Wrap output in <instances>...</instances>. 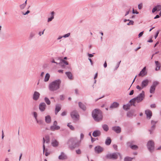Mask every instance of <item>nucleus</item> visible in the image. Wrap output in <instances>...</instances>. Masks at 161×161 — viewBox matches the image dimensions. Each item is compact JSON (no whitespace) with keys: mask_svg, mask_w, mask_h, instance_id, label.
I'll use <instances>...</instances> for the list:
<instances>
[{"mask_svg":"<svg viewBox=\"0 0 161 161\" xmlns=\"http://www.w3.org/2000/svg\"><path fill=\"white\" fill-rule=\"evenodd\" d=\"M119 106V103L115 102H113L110 105L109 107V108L111 109L116 108H118Z\"/></svg>","mask_w":161,"mask_h":161,"instance_id":"9b49d317","label":"nucleus"},{"mask_svg":"<svg viewBox=\"0 0 161 161\" xmlns=\"http://www.w3.org/2000/svg\"><path fill=\"white\" fill-rule=\"evenodd\" d=\"M61 62L60 63H59V64H60V65H61V66L62 67V68H64V67H65V66L64 65L62 64L63 63H64V64H66V65H68V64H69L68 63L67 61H66L65 60L62 59L61 60Z\"/></svg>","mask_w":161,"mask_h":161,"instance_id":"c85d7f7f","label":"nucleus"},{"mask_svg":"<svg viewBox=\"0 0 161 161\" xmlns=\"http://www.w3.org/2000/svg\"><path fill=\"white\" fill-rule=\"evenodd\" d=\"M26 6L25 4L23 3L19 5V7L21 10H23L25 8Z\"/></svg>","mask_w":161,"mask_h":161,"instance_id":"a19ab883","label":"nucleus"},{"mask_svg":"<svg viewBox=\"0 0 161 161\" xmlns=\"http://www.w3.org/2000/svg\"><path fill=\"white\" fill-rule=\"evenodd\" d=\"M103 150V148L100 146H96L94 148L95 152L97 154L101 153Z\"/></svg>","mask_w":161,"mask_h":161,"instance_id":"9d476101","label":"nucleus"},{"mask_svg":"<svg viewBox=\"0 0 161 161\" xmlns=\"http://www.w3.org/2000/svg\"><path fill=\"white\" fill-rule=\"evenodd\" d=\"M30 11L29 10H28L25 13H24V12H22V14L24 15H26L30 13Z\"/></svg>","mask_w":161,"mask_h":161,"instance_id":"5fc2aeb1","label":"nucleus"},{"mask_svg":"<svg viewBox=\"0 0 161 161\" xmlns=\"http://www.w3.org/2000/svg\"><path fill=\"white\" fill-rule=\"evenodd\" d=\"M45 139L46 140V142L47 143H48L50 142V137L49 136L47 135L45 136Z\"/></svg>","mask_w":161,"mask_h":161,"instance_id":"72a5a7b5","label":"nucleus"},{"mask_svg":"<svg viewBox=\"0 0 161 161\" xmlns=\"http://www.w3.org/2000/svg\"><path fill=\"white\" fill-rule=\"evenodd\" d=\"M149 81L148 79H145L143 80L141 83V86L143 88L147 86L149 83Z\"/></svg>","mask_w":161,"mask_h":161,"instance_id":"f3484780","label":"nucleus"},{"mask_svg":"<svg viewBox=\"0 0 161 161\" xmlns=\"http://www.w3.org/2000/svg\"><path fill=\"white\" fill-rule=\"evenodd\" d=\"M61 109V106L59 104H57L56 105L55 109V115H57L58 113L60 110Z\"/></svg>","mask_w":161,"mask_h":161,"instance_id":"aec40b11","label":"nucleus"},{"mask_svg":"<svg viewBox=\"0 0 161 161\" xmlns=\"http://www.w3.org/2000/svg\"><path fill=\"white\" fill-rule=\"evenodd\" d=\"M134 93V90H131V91L130 92V93H129V95H132Z\"/></svg>","mask_w":161,"mask_h":161,"instance_id":"338daca9","label":"nucleus"},{"mask_svg":"<svg viewBox=\"0 0 161 161\" xmlns=\"http://www.w3.org/2000/svg\"><path fill=\"white\" fill-rule=\"evenodd\" d=\"M66 115V112L65 111H64L61 114V115L62 116H64Z\"/></svg>","mask_w":161,"mask_h":161,"instance_id":"13d9d810","label":"nucleus"},{"mask_svg":"<svg viewBox=\"0 0 161 161\" xmlns=\"http://www.w3.org/2000/svg\"><path fill=\"white\" fill-rule=\"evenodd\" d=\"M70 35V33H69L66 34L64 35L63 36V37L64 38H66L67 37H69Z\"/></svg>","mask_w":161,"mask_h":161,"instance_id":"de8ad7c7","label":"nucleus"},{"mask_svg":"<svg viewBox=\"0 0 161 161\" xmlns=\"http://www.w3.org/2000/svg\"><path fill=\"white\" fill-rule=\"evenodd\" d=\"M113 147L114 149H115L116 150H117V146L116 145H113Z\"/></svg>","mask_w":161,"mask_h":161,"instance_id":"680f3d73","label":"nucleus"},{"mask_svg":"<svg viewBox=\"0 0 161 161\" xmlns=\"http://www.w3.org/2000/svg\"><path fill=\"white\" fill-rule=\"evenodd\" d=\"M33 114L36 120L37 119V113L36 112H34L33 113Z\"/></svg>","mask_w":161,"mask_h":161,"instance_id":"79ce46f5","label":"nucleus"},{"mask_svg":"<svg viewBox=\"0 0 161 161\" xmlns=\"http://www.w3.org/2000/svg\"><path fill=\"white\" fill-rule=\"evenodd\" d=\"M155 126H154L152 125L151 126V129L149 130V131L150 132V133L152 134L153 133V130H155Z\"/></svg>","mask_w":161,"mask_h":161,"instance_id":"4c0bfd02","label":"nucleus"},{"mask_svg":"<svg viewBox=\"0 0 161 161\" xmlns=\"http://www.w3.org/2000/svg\"><path fill=\"white\" fill-rule=\"evenodd\" d=\"M147 147L149 151L151 153L152 152L154 148V144L153 141L152 140L149 141L147 143Z\"/></svg>","mask_w":161,"mask_h":161,"instance_id":"0eeeda50","label":"nucleus"},{"mask_svg":"<svg viewBox=\"0 0 161 161\" xmlns=\"http://www.w3.org/2000/svg\"><path fill=\"white\" fill-rule=\"evenodd\" d=\"M156 88L154 87L151 86L150 89V93H153L154 92Z\"/></svg>","mask_w":161,"mask_h":161,"instance_id":"f704fd0d","label":"nucleus"},{"mask_svg":"<svg viewBox=\"0 0 161 161\" xmlns=\"http://www.w3.org/2000/svg\"><path fill=\"white\" fill-rule=\"evenodd\" d=\"M132 13L134 14H139V12L137 11H135L134 9L133 8L132 10Z\"/></svg>","mask_w":161,"mask_h":161,"instance_id":"bf43d9fd","label":"nucleus"},{"mask_svg":"<svg viewBox=\"0 0 161 161\" xmlns=\"http://www.w3.org/2000/svg\"><path fill=\"white\" fill-rule=\"evenodd\" d=\"M133 158L126 157L124 158V161H131Z\"/></svg>","mask_w":161,"mask_h":161,"instance_id":"c9c22d12","label":"nucleus"},{"mask_svg":"<svg viewBox=\"0 0 161 161\" xmlns=\"http://www.w3.org/2000/svg\"><path fill=\"white\" fill-rule=\"evenodd\" d=\"M58 158L59 160H65L67 159V156L64 152H62Z\"/></svg>","mask_w":161,"mask_h":161,"instance_id":"6ab92c4d","label":"nucleus"},{"mask_svg":"<svg viewBox=\"0 0 161 161\" xmlns=\"http://www.w3.org/2000/svg\"><path fill=\"white\" fill-rule=\"evenodd\" d=\"M50 77V75L48 73H47L44 79V81L46 82L48 81Z\"/></svg>","mask_w":161,"mask_h":161,"instance_id":"7c9ffc66","label":"nucleus"},{"mask_svg":"<svg viewBox=\"0 0 161 161\" xmlns=\"http://www.w3.org/2000/svg\"><path fill=\"white\" fill-rule=\"evenodd\" d=\"M111 142V138L109 137H107L105 142L106 145H109L110 144Z\"/></svg>","mask_w":161,"mask_h":161,"instance_id":"cd10ccee","label":"nucleus"},{"mask_svg":"<svg viewBox=\"0 0 161 161\" xmlns=\"http://www.w3.org/2000/svg\"><path fill=\"white\" fill-rule=\"evenodd\" d=\"M40 95V94L38 92L36 91L35 92L33 95V100L35 101L39 99Z\"/></svg>","mask_w":161,"mask_h":161,"instance_id":"dca6fc26","label":"nucleus"},{"mask_svg":"<svg viewBox=\"0 0 161 161\" xmlns=\"http://www.w3.org/2000/svg\"><path fill=\"white\" fill-rule=\"evenodd\" d=\"M127 144L128 146H129L130 148L133 150H136L137 149L138 146L136 145H131L130 142H128L127 143Z\"/></svg>","mask_w":161,"mask_h":161,"instance_id":"b1692460","label":"nucleus"},{"mask_svg":"<svg viewBox=\"0 0 161 161\" xmlns=\"http://www.w3.org/2000/svg\"><path fill=\"white\" fill-rule=\"evenodd\" d=\"M147 118L150 119L152 116V112L149 109L145 111Z\"/></svg>","mask_w":161,"mask_h":161,"instance_id":"2eb2a0df","label":"nucleus"},{"mask_svg":"<svg viewBox=\"0 0 161 161\" xmlns=\"http://www.w3.org/2000/svg\"><path fill=\"white\" fill-rule=\"evenodd\" d=\"M36 121L37 123L40 125L42 124L43 122L42 120H38V119H37L36 120Z\"/></svg>","mask_w":161,"mask_h":161,"instance_id":"a18cd8bd","label":"nucleus"},{"mask_svg":"<svg viewBox=\"0 0 161 161\" xmlns=\"http://www.w3.org/2000/svg\"><path fill=\"white\" fill-rule=\"evenodd\" d=\"M60 128V126L58 125L54 126L52 125L50 126V129L52 131H54L56 130H58Z\"/></svg>","mask_w":161,"mask_h":161,"instance_id":"5701e85b","label":"nucleus"},{"mask_svg":"<svg viewBox=\"0 0 161 161\" xmlns=\"http://www.w3.org/2000/svg\"><path fill=\"white\" fill-rule=\"evenodd\" d=\"M136 88L137 89L139 90V91H141V90H142L143 88L142 87V86H140L139 85H137L136 86Z\"/></svg>","mask_w":161,"mask_h":161,"instance_id":"8fccbe9b","label":"nucleus"},{"mask_svg":"<svg viewBox=\"0 0 161 161\" xmlns=\"http://www.w3.org/2000/svg\"><path fill=\"white\" fill-rule=\"evenodd\" d=\"M145 97V92L142 91V93L138 95L136 97L130 100V102H134V101H136L137 103H139L143 100Z\"/></svg>","mask_w":161,"mask_h":161,"instance_id":"20e7f679","label":"nucleus"},{"mask_svg":"<svg viewBox=\"0 0 161 161\" xmlns=\"http://www.w3.org/2000/svg\"><path fill=\"white\" fill-rule=\"evenodd\" d=\"M112 129L117 133H119L121 132V128L119 126H114L112 127Z\"/></svg>","mask_w":161,"mask_h":161,"instance_id":"4468645a","label":"nucleus"},{"mask_svg":"<svg viewBox=\"0 0 161 161\" xmlns=\"http://www.w3.org/2000/svg\"><path fill=\"white\" fill-rule=\"evenodd\" d=\"M51 118L49 115H47L45 117V120L47 123H49L51 121Z\"/></svg>","mask_w":161,"mask_h":161,"instance_id":"c756f323","label":"nucleus"},{"mask_svg":"<svg viewBox=\"0 0 161 161\" xmlns=\"http://www.w3.org/2000/svg\"><path fill=\"white\" fill-rule=\"evenodd\" d=\"M129 22L127 24V25H132L134 24V22L133 20H129Z\"/></svg>","mask_w":161,"mask_h":161,"instance_id":"c03bdc74","label":"nucleus"},{"mask_svg":"<svg viewBox=\"0 0 161 161\" xmlns=\"http://www.w3.org/2000/svg\"><path fill=\"white\" fill-rule=\"evenodd\" d=\"M155 63L156 68H155V70L157 71L159 70L160 68L161 65L160 63L158 62V61H155Z\"/></svg>","mask_w":161,"mask_h":161,"instance_id":"393cba45","label":"nucleus"},{"mask_svg":"<svg viewBox=\"0 0 161 161\" xmlns=\"http://www.w3.org/2000/svg\"><path fill=\"white\" fill-rule=\"evenodd\" d=\"M51 144L53 147H56L59 146V143L57 140L53 138L51 140Z\"/></svg>","mask_w":161,"mask_h":161,"instance_id":"1a4fd4ad","label":"nucleus"},{"mask_svg":"<svg viewBox=\"0 0 161 161\" xmlns=\"http://www.w3.org/2000/svg\"><path fill=\"white\" fill-rule=\"evenodd\" d=\"M158 84V82L157 81H154L153 82V85L152 86L156 88V86Z\"/></svg>","mask_w":161,"mask_h":161,"instance_id":"37998d69","label":"nucleus"},{"mask_svg":"<svg viewBox=\"0 0 161 161\" xmlns=\"http://www.w3.org/2000/svg\"><path fill=\"white\" fill-rule=\"evenodd\" d=\"M65 74L68 77V78L70 80H72L73 79L72 74L70 72H65Z\"/></svg>","mask_w":161,"mask_h":161,"instance_id":"a878e982","label":"nucleus"},{"mask_svg":"<svg viewBox=\"0 0 161 161\" xmlns=\"http://www.w3.org/2000/svg\"><path fill=\"white\" fill-rule=\"evenodd\" d=\"M102 128L103 130L106 131H107L109 129L108 125L106 124L103 125H102Z\"/></svg>","mask_w":161,"mask_h":161,"instance_id":"473e14b6","label":"nucleus"},{"mask_svg":"<svg viewBox=\"0 0 161 161\" xmlns=\"http://www.w3.org/2000/svg\"><path fill=\"white\" fill-rule=\"evenodd\" d=\"M123 108L124 109L127 110L130 109V105L129 104L124 105L123 106Z\"/></svg>","mask_w":161,"mask_h":161,"instance_id":"2f4dec72","label":"nucleus"},{"mask_svg":"<svg viewBox=\"0 0 161 161\" xmlns=\"http://www.w3.org/2000/svg\"><path fill=\"white\" fill-rule=\"evenodd\" d=\"M70 123H68L67 125V126L71 129V130H73L75 129V128L74 126L70 124Z\"/></svg>","mask_w":161,"mask_h":161,"instance_id":"58836bf2","label":"nucleus"},{"mask_svg":"<svg viewBox=\"0 0 161 161\" xmlns=\"http://www.w3.org/2000/svg\"><path fill=\"white\" fill-rule=\"evenodd\" d=\"M45 31V30H43V31H42V32H39L38 33V34L40 36H41L42 35H43V34H44V31Z\"/></svg>","mask_w":161,"mask_h":161,"instance_id":"0e129e2a","label":"nucleus"},{"mask_svg":"<svg viewBox=\"0 0 161 161\" xmlns=\"http://www.w3.org/2000/svg\"><path fill=\"white\" fill-rule=\"evenodd\" d=\"M78 104L79 107L83 110H86V106L81 102H79Z\"/></svg>","mask_w":161,"mask_h":161,"instance_id":"bb28decb","label":"nucleus"},{"mask_svg":"<svg viewBox=\"0 0 161 161\" xmlns=\"http://www.w3.org/2000/svg\"><path fill=\"white\" fill-rule=\"evenodd\" d=\"M146 71V67H145L140 71V73L138 74V76H139L143 77L145 75H147V72Z\"/></svg>","mask_w":161,"mask_h":161,"instance_id":"ddd939ff","label":"nucleus"},{"mask_svg":"<svg viewBox=\"0 0 161 161\" xmlns=\"http://www.w3.org/2000/svg\"><path fill=\"white\" fill-rule=\"evenodd\" d=\"M120 154L118 153H114L107 154L106 157L107 159L115 160L118 158V156Z\"/></svg>","mask_w":161,"mask_h":161,"instance_id":"39448f33","label":"nucleus"},{"mask_svg":"<svg viewBox=\"0 0 161 161\" xmlns=\"http://www.w3.org/2000/svg\"><path fill=\"white\" fill-rule=\"evenodd\" d=\"M47 107L46 103L44 102L40 103L39 105V110L42 112L44 111Z\"/></svg>","mask_w":161,"mask_h":161,"instance_id":"6e6552de","label":"nucleus"},{"mask_svg":"<svg viewBox=\"0 0 161 161\" xmlns=\"http://www.w3.org/2000/svg\"><path fill=\"white\" fill-rule=\"evenodd\" d=\"M84 137V135L83 133H81L80 135V140H81L83 139Z\"/></svg>","mask_w":161,"mask_h":161,"instance_id":"6e6d98bb","label":"nucleus"},{"mask_svg":"<svg viewBox=\"0 0 161 161\" xmlns=\"http://www.w3.org/2000/svg\"><path fill=\"white\" fill-rule=\"evenodd\" d=\"M143 31H142V32H141L139 34V35H138V37H141V36H142V35H143Z\"/></svg>","mask_w":161,"mask_h":161,"instance_id":"e2e57ef3","label":"nucleus"},{"mask_svg":"<svg viewBox=\"0 0 161 161\" xmlns=\"http://www.w3.org/2000/svg\"><path fill=\"white\" fill-rule=\"evenodd\" d=\"M150 107L151 108H155L156 107V105L155 104H153L151 105Z\"/></svg>","mask_w":161,"mask_h":161,"instance_id":"69168bd1","label":"nucleus"},{"mask_svg":"<svg viewBox=\"0 0 161 161\" xmlns=\"http://www.w3.org/2000/svg\"><path fill=\"white\" fill-rule=\"evenodd\" d=\"M159 33V31H158L157 32H156L155 36H154V37H155V39H156L157 38V37L158 35V34Z\"/></svg>","mask_w":161,"mask_h":161,"instance_id":"052dcab7","label":"nucleus"},{"mask_svg":"<svg viewBox=\"0 0 161 161\" xmlns=\"http://www.w3.org/2000/svg\"><path fill=\"white\" fill-rule=\"evenodd\" d=\"M135 110H131L127 113V116L130 118H132L133 116H135L136 114H134Z\"/></svg>","mask_w":161,"mask_h":161,"instance_id":"f8f14e48","label":"nucleus"},{"mask_svg":"<svg viewBox=\"0 0 161 161\" xmlns=\"http://www.w3.org/2000/svg\"><path fill=\"white\" fill-rule=\"evenodd\" d=\"M76 153L77 154H80L81 153V151L80 149H78L76 150Z\"/></svg>","mask_w":161,"mask_h":161,"instance_id":"864d4df0","label":"nucleus"},{"mask_svg":"<svg viewBox=\"0 0 161 161\" xmlns=\"http://www.w3.org/2000/svg\"><path fill=\"white\" fill-rule=\"evenodd\" d=\"M61 80L59 79L55 80L50 83L48 86V88L51 91H54L60 88Z\"/></svg>","mask_w":161,"mask_h":161,"instance_id":"f257e3e1","label":"nucleus"},{"mask_svg":"<svg viewBox=\"0 0 161 161\" xmlns=\"http://www.w3.org/2000/svg\"><path fill=\"white\" fill-rule=\"evenodd\" d=\"M78 91H79L78 89H76L75 90V92L76 95H78L79 94Z\"/></svg>","mask_w":161,"mask_h":161,"instance_id":"774afa93","label":"nucleus"},{"mask_svg":"<svg viewBox=\"0 0 161 161\" xmlns=\"http://www.w3.org/2000/svg\"><path fill=\"white\" fill-rule=\"evenodd\" d=\"M35 34L33 32H31L30 35V39L32 38L35 36Z\"/></svg>","mask_w":161,"mask_h":161,"instance_id":"3c124183","label":"nucleus"},{"mask_svg":"<svg viewBox=\"0 0 161 161\" xmlns=\"http://www.w3.org/2000/svg\"><path fill=\"white\" fill-rule=\"evenodd\" d=\"M70 116L74 122L76 121L79 119V115L77 111L75 110L70 113Z\"/></svg>","mask_w":161,"mask_h":161,"instance_id":"423d86ee","label":"nucleus"},{"mask_svg":"<svg viewBox=\"0 0 161 161\" xmlns=\"http://www.w3.org/2000/svg\"><path fill=\"white\" fill-rule=\"evenodd\" d=\"M50 14V17L48 18L47 19V21L48 22H50L54 19V15L55 14V12L54 11H52L51 13Z\"/></svg>","mask_w":161,"mask_h":161,"instance_id":"412c9836","label":"nucleus"},{"mask_svg":"<svg viewBox=\"0 0 161 161\" xmlns=\"http://www.w3.org/2000/svg\"><path fill=\"white\" fill-rule=\"evenodd\" d=\"M130 105H133L134 106H136V105L135 104V103L136 102V101H134V102H130Z\"/></svg>","mask_w":161,"mask_h":161,"instance_id":"09e8293b","label":"nucleus"},{"mask_svg":"<svg viewBox=\"0 0 161 161\" xmlns=\"http://www.w3.org/2000/svg\"><path fill=\"white\" fill-rule=\"evenodd\" d=\"M43 153H44L45 150V143L46 142V140H45L44 137L43 138Z\"/></svg>","mask_w":161,"mask_h":161,"instance_id":"ea45409f","label":"nucleus"},{"mask_svg":"<svg viewBox=\"0 0 161 161\" xmlns=\"http://www.w3.org/2000/svg\"><path fill=\"white\" fill-rule=\"evenodd\" d=\"M44 101L48 105H49L51 104V102L49 99L47 97L44 98Z\"/></svg>","mask_w":161,"mask_h":161,"instance_id":"e433bc0d","label":"nucleus"},{"mask_svg":"<svg viewBox=\"0 0 161 161\" xmlns=\"http://www.w3.org/2000/svg\"><path fill=\"white\" fill-rule=\"evenodd\" d=\"M157 122V121H154V120H152L151 121V125H152L155 126V125Z\"/></svg>","mask_w":161,"mask_h":161,"instance_id":"49530a36","label":"nucleus"},{"mask_svg":"<svg viewBox=\"0 0 161 161\" xmlns=\"http://www.w3.org/2000/svg\"><path fill=\"white\" fill-rule=\"evenodd\" d=\"M92 115L94 120L97 122L101 120L103 118L102 112L99 109H95L93 110Z\"/></svg>","mask_w":161,"mask_h":161,"instance_id":"7ed1b4c3","label":"nucleus"},{"mask_svg":"<svg viewBox=\"0 0 161 161\" xmlns=\"http://www.w3.org/2000/svg\"><path fill=\"white\" fill-rule=\"evenodd\" d=\"M60 98L61 100H63L64 99V96L63 95H60Z\"/></svg>","mask_w":161,"mask_h":161,"instance_id":"4d7b16f0","label":"nucleus"},{"mask_svg":"<svg viewBox=\"0 0 161 161\" xmlns=\"http://www.w3.org/2000/svg\"><path fill=\"white\" fill-rule=\"evenodd\" d=\"M101 132L99 130L94 131L92 133V136L95 137L99 136L101 135Z\"/></svg>","mask_w":161,"mask_h":161,"instance_id":"4be33fe9","label":"nucleus"},{"mask_svg":"<svg viewBox=\"0 0 161 161\" xmlns=\"http://www.w3.org/2000/svg\"><path fill=\"white\" fill-rule=\"evenodd\" d=\"M142 3H141L138 5V8L140 10V9H142Z\"/></svg>","mask_w":161,"mask_h":161,"instance_id":"603ef678","label":"nucleus"},{"mask_svg":"<svg viewBox=\"0 0 161 161\" xmlns=\"http://www.w3.org/2000/svg\"><path fill=\"white\" fill-rule=\"evenodd\" d=\"M69 147L72 150L78 147L80 145V142L78 141L76 138H71L69 139L67 142Z\"/></svg>","mask_w":161,"mask_h":161,"instance_id":"f03ea898","label":"nucleus"},{"mask_svg":"<svg viewBox=\"0 0 161 161\" xmlns=\"http://www.w3.org/2000/svg\"><path fill=\"white\" fill-rule=\"evenodd\" d=\"M161 10V5H158L154 7L153 9L152 12L154 13L156 11H159Z\"/></svg>","mask_w":161,"mask_h":161,"instance_id":"a211bd4d","label":"nucleus"}]
</instances>
